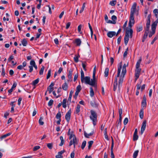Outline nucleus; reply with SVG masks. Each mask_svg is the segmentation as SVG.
Instances as JSON below:
<instances>
[{
  "label": "nucleus",
  "mask_w": 158,
  "mask_h": 158,
  "mask_svg": "<svg viewBox=\"0 0 158 158\" xmlns=\"http://www.w3.org/2000/svg\"><path fill=\"white\" fill-rule=\"evenodd\" d=\"M139 116L141 119H142L143 117V108L140 110L139 112Z\"/></svg>",
  "instance_id": "17"
},
{
  "label": "nucleus",
  "mask_w": 158,
  "mask_h": 158,
  "mask_svg": "<svg viewBox=\"0 0 158 158\" xmlns=\"http://www.w3.org/2000/svg\"><path fill=\"white\" fill-rule=\"evenodd\" d=\"M81 89V86L80 85H78L76 88V92L79 93Z\"/></svg>",
  "instance_id": "43"
},
{
  "label": "nucleus",
  "mask_w": 158,
  "mask_h": 158,
  "mask_svg": "<svg viewBox=\"0 0 158 158\" xmlns=\"http://www.w3.org/2000/svg\"><path fill=\"white\" fill-rule=\"evenodd\" d=\"M88 25H89V27L90 30L91 36L92 37L93 34V31L92 29L91 26L90 25L89 23H88Z\"/></svg>",
  "instance_id": "50"
},
{
  "label": "nucleus",
  "mask_w": 158,
  "mask_h": 158,
  "mask_svg": "<svg viewBox=\"0 0 158 158\" xmlns=\"http://www.w3.org/2000/svg\"><path fill=\"white\" fill-rule=\"evenodd\" d=\"M138 136L137 134H133V141H136L138 139Z\"/></svg>",
  "instance_id": "37"
},
{
  "label": "nucleus",
  "mask_w": 158,
  "mask_h": 158,
  "mask_svg": "<svg viewBox=\"0 0 158 158\" xmlns=\"http://www.w3.org/2000/svg\"><path fill=\"white\" fill-rule=\"evenodd\" d=\"M40 147L39 146H35L33 148V151H35L38 150L40 149Z\"/></svg>",
  "instance_id": "46"
},
{
  "label": "nucleus",
  "mask_w": 158,
  "mask_h": 158,
  "mask_svg": "<svg viewBox=\"0 0 158 158\" xmlns=\"http://www.w3.org/2000/svg\"><path fill=\"white\" fill-rule=\"evenodd\" d=\"M111 19L113 21H115V20L117 19V17L116 16L113 15L112 16Z\"/></svg>",
  "instance_id": "64"
},
{
  "label": "nucleus",
  "mask_w": 158,
  "mask_h": 158,
  "mask_svg": "<svg viewBox=\"0 0 158 158\" xmlns=\"http://www.w3.org/2000/svg\"><path fill=\"white\" fill-rule=\"evenodd\" d=\"M44 69V67L43 66L41 67L40 70V71L39 73L40 75H42L43 74V72Z\"/></svg>",
  "instance_id": "42"
},
{
  "label": "nucleus",
  "mask_w": 158,
  "mask_h": 158,
  "mask_svg": "<svg viewBox=\"0 0 158 158\" xmlns=\"http://www.w3.org/2000/svg\"><path fill=\"white\" fill-rule=\"evenodd\" d=\"M150 23H149V22L148 23L147 22L146 24V27L145 28V31H149V29L150 28Z\"/></svg>",
  "instance_id": "25"
},
{
  "label": "nucleus",
  "mask_w": 158,
  "mask_h": 158,
  "mask_svg": "<svg viewBox=\"0 0 158 158\" xmlns=\"http://www.w3.org/2000/svg\"><path fill=\"white\" fill-rule=\"evenodd\" d=\"M81 80L82 81L83 79L84 78V72L81 69Z\"/></svg>",
  "instance_id": "34"
},
{
  "label": "nucleus",
  "mask_w": 158,
  "mask_h": 158,
  "mask_svg": "<svg viewBox=\"0 0 158 158\" xmlns=\"http://www.w3.org/2000/svg\"><path fill=\"white\" fill-rule=\"evenodd\" d=\"M91 115L90 116V118L93 121V124L94 126L96 124L97 121V115L96 112L93 110H91L90 111Z\"/></svg>",
  "instance_id": "3"
},
{
  "label": "nucleus",
  "mask_w": 158,
  "mask_h": 158,
  "mask_svg": "<svg viewBox=\"0 0 158 158\" xmlns=\"http://www.w3.org/2000/svg\"><path fill=\"white\" fill-rule=\"evenodd\" d=\"M143 30V27L142 26L139 27H137V32H139Z\"/></svg>",
  "instance_id": "52"
},
{
  "label": "nucleus",
  "mask_w": 158,
  "mask_h": 158,
  "mask_svg": "<svg viewBox=\"0 0 158 158\" xmlns=\"http://www.w3.org/2000/svg\"><path fill=\"white\" fill-rule=\"evenodd\" d=\"M47 147L49 149H52L53 146V144L52 143H48L47 144Z\"/></svg>",
  "instance_id": "51"
},
{
  "label": "nucleus",
  "mask_w": 158,
  "mask_h": 158,
  "mask_svg": "<svg viewBox=\"0 0 158 158\" xmlns=\"http://www.w3.org/2000/svg\"><path fill=\"white\" fill-rule=\"evenodd\" d=\"M90 95L91 97H93L94 95V91L92 87L90 88Z\"/></svg>",
  "instance_id": "26"
},
{
  "label": "nucleus",
  "mask_w": 158,
  "mask_h": 158,
  "mask_svg": "<svg viewBox=\"0 0 158 158\" xmlns=\"http://www.w3.org/2000/svg\"><path fill=\"white\" fill-rule=\"evenodd\" d=\"M128 122V119L127 118H126L124 119L123 123L125 125L127 124Z\"/></svg>",
  "instance_id": "58"
},
{
  "label": "nucleus",
  "mask_w": 158,
  "mask_h": 158,
  "mask_svg": "<svg viewBox=\"0 0 158 158\" xmlns=\"http://www.w3.org/2000/svg\"><path fill=\"white\" fill-rule=\"evenodd\" d=\"M51 69H50L48 71V73L47 76V79H48L51 76Z\"/></svg>",
  "instance_id": "54"
},
{
  "label": "nucleus",
  "mask_w": 158,
  "mask_h": 158,
  "mask_svg": "<svg viewBox=\"0 0 158 158\" xmlns=\"http://www.w3.org/2000/svg\"><path fill=\"white\" fill-rule=\"evenodd\" d=\"M53 101L52 99L50 100L48 103V105L49 106H51L53 104Z\"/></svg>",
  "instance_id": "53"
},
{
  "label": "nucleus",
  "mask_w": 158,
  "mask_h": 158,
  "mask_svg": "<svg viewBox=\"0 0 158 158\" xmlns=\"http://www.w3.org/2000/svg\"><path fill=\"white\" fill-rule=\"evenodd\" d=\"M146 98L145 96L144 95L143 97V99L142 102V106L143 107H146Z\"/></svg>",
  "instance_id": "10"
},
{
  "label": "nucleus",
  "mask_w": 158,
  "mask_h": 158,
  "mask_svg": "<svg viewBox=\"0 0 158 158\" xmlns=\"http://www.w3.org/2000/svg\"><path fill=\"white\" fill-rule=\"evenodd\" d=\"M118 85V82H117V79L116 78V77H115V79L114 81V82L113 84V90L114 91H115L117 88Z\"/></svg>",
  "instance_id": "12"
},
{
  "label": "nucleus",
  "mask_w": 158,
  "mask_h": 158,
  "mask_svg": "<svg viewBox=\"0 0 158 158\" xmlns=\"http://www.w3.org/2000/svg\"><path fill=\"white\" fill-rule=\"evenodd\" d=\"M94 143V141H89L88 142V143L89 145H88V149H90L93 144Z\"/></svg>",
  "instance_id": "30"
},
{
  "label": "nucleus",
  "mask_w": 158,
  "mask_h": 158,
  "mask_svg": "<svg viewBox=\"0 0 158 158\" xmlns=\"http://www.w3.org/2000/svg\"><path fill=\"white\" fill-rule=\"evenodd\" d=\"M78 73H77L74 76V79H73V81H76L77 79L78 78Z\"/></svg>",
  "instance_id": "62"
},
{
  "label": "nucleus",
  "mask_w": 158,
  "mask_h": 158,
  "mask_svg": "<svg viewBox=\"0 0 158 158\" xmlns=\"http://www.w3.org/2000/svg\"><path fill=\"white\" fill-rule=\"evenodd\" d=\"M80 56L79 55H78V56H75L74 57V60L77 63L78 61V58Z\"/></svg>",
  "instance_id": "48"
},
{
  "label": "nucleus",
  "mask_w": 158,
  "mask_h": 158,
  "mask_svg": "<svg viewBox=\"0 0 158 158\" xmlns=\"http://www.w3.org/2000/svg\"><path fill=\"white\" fill-rule=\"evenodd\" d=\"M94 132L93 131H92L89 134H87L85 132H84V135L85 137L87 138H89V136H92L94 134Z\"/></svg>",
  "instance_id": "16"
},
{
  "label": "nucleus",
  "mask_w": 158,
  "mask_h": 158,
  "mask_svg": "<svg viewBox=\"0 0 158 158\" xmlns=\"http://www.w3.org/2000/svg\"><path fill=\"white\" fill-rule=\"evenodd\" d=\"M146 126V121L144 120L142 123V126L141 129L140 133L142 135L145 131Z\"/></svg>",
  "instance_id": "5"
},
{
  "label": "nucleus",
  "mask_w": 158,
  "mask_h": 158,
  "mask_svg": "<svg viewBox=\"0 0 158 158\" xmlns=\"http://www.w3.org/2000/svg\"><path fill=\"white\" fill-rule=\"evenodd\" d=\"M73 142L74 145V147L75 148V145H77V142L76 138H74V139H73Z\"/></svg>",
  "instance_id": "44"
},
{
  "label": "nucleus",
  "mask_w": 158,
  "mask_h": 158,
  "mask_svg": "<svg viewBox=\"0 0 158 158\" xmlns=\"http://www.w3.org/2000/svg\"><path fill=\"white\" fill-rule=\"evenodd\" d=\"M73 72V70L72 69H70L69 72V74L68 75V80L69 81H72V73Z\"/></svg>",
  "instance_id": "9"
},
{
  "label": "nucleus",
  "mask_w": 158,
  "mask_h": 158,
  "mask_svg": "<svg viewBox=\"0 0 158 158\" xmlns=\"http://www.w3.org/2000/svg\"><path fill=\"white\" fill-rule=\"evenodd\" d=\"M61 114L60 112H59L56 115V118L57 119H61Z\"/></svg>",
  "instance_id": "39"
},
{
  "label": "nucleus",
  "mask_w": 158,
  "mask_h": 158,
  "mask_svg": "<svg viewBox=\"0 0 158 158\" xmlns=\"http://www.w3.org/2000/svg\"><path fill=\"white\" fill-rule=\"evenodd\" d=\"M116 32L115 31H109L107 33V36L109 38H112L115 35Z\"/></svg>",
  "instance_id": "13"
},
{
  "label": "nucleus",
  "mask_w": 158,
  "mask_h": 158,
  "mask_svg": "<svg viewBox=\"0 0 158 158\" xmlns=\"http://www.w3.org/2000/svg\"><path fill=\"white\" fill-rule=\"evenodd\" d=\"M42 0H39V4H38L37 6V8L38 9H40V8L41 4V3Z\"/></svg>",
  "instance_id": "61"
},
{
  "label": "nucleus",
  "mask_w": 158,
  "mask_h": 158,
  "mask_svg": "<svg viewBox=\"0 0 158 158\" xmlns=\"http://www.w3.org/2000/svg\"><path fill=\"white\" fill-rule=\"evenodd\" d=\"M142 81L140 82L139 83H137L136 86H137V90H139L140 89L141 86V84Z\"/></svg>",
  "instance_id": "45"
},
{
  "label": "nucleus",
  "mask_w": 158,
  "mask_h": 158,
  "mask_svg": "<svg viewBox=\"0 0 158 158\" xmlns=\"http://www.w3.org/2000/svg\"><path fill=\"white\" fill-rule=\"evenodd\" d=\"M60 139L61 140L60 143L59 144V146H62L63 144L64 143V140L63 139V136H60Z\"/></svg>",
  "instance_id": "20"
},
{
  "label": "nucleus",
  "mask_w": 158,
  "mask_h": 158,
  "mask_svg": "<svg viewBox=\"0 0 158 158\" xmlns=\"http://www.w3.org/2000/svg\"><path fill=\"white\" fill-rule=\"evenodd\" d=\"M136 11L135 9L131 8L130 15H134Z\"/></svg>",
  "instance_id": "36"
},
{
  "label": "nucleus",
  "mask_w": 158,
  "mask_h": 158,
  "mask_svg": "<svg viewBox=\"0 0 158 158\" xmlns=\"http://www.w3.org/2000/svg\"><path fill=\"white\" fill-rule=\"evenodd\" d=\"M85 7V3H84L83 5L82 8L80 11V13H81L84 10V8Z\"/></svg>",
  "instance_id": "49"
},
{
  "label": "nucleus",
  "mask_w": 158,
  "mask_h": 158,
  "mask_svg": "<svg viewBox=\"0 0 158 158\" xmlns=\"http://www.w3.org/2000/svg\"><path fill=\"white\" fill-rule=\"evenodd\" d=\"M47 89L49 91V94H51L52 92L53 91L54 89L53 87H48V88Z\"/></svg>",
  "instance_id": "47"
},
{
  "label": "nucleus",
  "mask_w": 158,
  "mask_h": 158,
  "mask_svg": "<svg viewBox=\"0 0 158 158\" xmlns=\"http://www.w3.org/2000/svg\"><path fill=\"white\" fill-rule=\"evenodd\" d=\"M82 67L83 69L85 71H86V63L85 62V63H84L83 62H82Z\"/></svg>",
  "instance_id": "59"
},
{
  "label": "nucleus",
  "mask_w": 158,
  "mask_h": 158,
  "mask_svg": "<svg viewBox=\"0 0 158 158\" xmlns=\"http://www.w3.org/2000/svg\"><path fill=\"white\" fill-rule=\"evenodd\" d=\"M22 44L24 46H25L27 45V41L26 39H23L21 41Z\"/></svg>",
  "instance_id": "19"
},
{
  "label": "nucleus",
  "mask_w": 158,
  "mask_h": 158,
  "mask_svg": "<svg viewBox=\"0 0 158 158\" xmlns=\"http://www.w3.org/2000/svg\"><path fill=\"white\" fill-rule=\"evenodd\" d=\"M122 110L121 108L119 109V117H122Z\"/></svg>",
  "instance_id": "60"
},
{
  "label": "nucleus",
  "mask_w": 158,
  "mask_h": 158,
  "mask_svg": "<svg viewBox=\"0 0 158 158\" xmlns=\"http://www.w3.org/2000/svg\"><path fill=\"white\" fill-rule=\"evenodd\" d=\"M141 69L139 67H137L136 66V69L135 70V76H139L140 74Z\"/></svg>",
  "instance_id": "8"
},
{
  "label": "nucleus",
  "mask_w": 158,
  "mask_h": 158,
  "mask_svg": "<svg viewBox=\"0 0 158 158\" xmlns=\"http://www.w3.org/2000/svg\"><path fill=\"white\" fill-rule=\"evenodd\" d=\"M43 119V118L42 117H40L39 121V124L41 125H43L44 124V122L42 121Z\"/></svg>",
  "instance_id": "40"
},
{
  "label": "nucleus",
  "mask_w": 158,
  "mask_h": 158,
  "mask_svg": "<svg viewBox=\"0 0 158 158\" xmlns=\"http://www.w3.org/2000/svg\"><path fill=\"white\" fill-rule=\"evenodd\" d=\"M153 12L156 18H158V9H155L153 10Z\"/></svg>",
  "instance_id": "33"
},
{
  "label": "nucleus",
  "mask_w": 158,
  "mask_h": 158,
  "mask_svg": "<svg viewBox=\"0 0 158 158\" xmlns=\"http://www.w3.org/2000/svg\"><path fill=\"white\" fill-rule=\"evenodd\" d=\"M66 102H67V99H63V103H62V106L64 108H65L66 107Z\"/></svg>",
  "instance_id": "23"
},
{
  "label": "nucleus",
  "mask_w": 158,
  "mask_h": 158,
  "mask_svg": "<svg viewBox=\"0 0 158 158\" xmlns=\"http://www.w3.org/2000/svg\"><path fill=\"white\" fill-rule=\"evenodd\" d=\"M71 110H69L66 114L65 115V119L67 122H69L71 116Z\"/></svg>",
  "instance_id": "7"
},
{
  "label": "nucleus",
  "mask_w": 158,
  "mask_h": 158,
  "mask_svg": "<svg viewBox=\"0 0 158 158\" xmlns=\"http://www.w3.org/2000/svg\"><path fill=\"white\" fill-rule=\"evenodd\" d=\"M133 32V30L131 28L129 30L127 28L126 29L124 38V43L126 45L127 44L129 40V37L130 38L132 37Z\"/></svg>",
  "instance_id": "1"
},
{
  "label": "nucleus",
  "mask_w": 158,
  "mask_h": 158,
  "mask_svg": "<svg viewBox=\"0 0 158 158\" xmlns=\"http://www.w3.org/2000/svg\"><path fill=\"white\" fill-rule=\"evenodd\" d=\"M139 151L138 150H136L135 151L134 153H133V158H136L138 153H139Z\"/></svg>",
  "instance_id": "27"
},
{
  "label": "nucleus",
  "mask_w": 158,
  "mask_h": 158,
  "mask_svg": "<svg viewBox=\"0 0 158 158\" xmlns=\"http://www.w3.org/2000/svg\"><path fill=\"white\" fill-rule=\"evenodd\" d=\"M128 48H127L126 49V51L124 52L123 53V57H125L127 56V53H128Z\"/></svg>",
  "instance_id": "55"
},
{
  "label": "nucleus",
  "mask_w": 158,
  "mask_h": 158,
  "mask_svg": "<svg viewBox=\"0 0 158 158\" xmlns=\"http://www.w3.org/2000/svg\"><path fill=\"white\" fill-rule=\"evenodd\" d=\"M81 81L82 83L84 82L86 84H89L92 86H94L96 82L95 79L93 78L91 79V81H90V77L88 76L84 77L82 81L81 80Z\"/></svg>",
  "instance_id": "2"
},
{
  "label": "nucleus",
  "mask_w": 158,
  "mask_h": 158,
  "mask_svg": "<svg viewBox=\"0 0 158 158\" xmlns=\"http://www.w3.org/2000/svg\"><path fill=\"white\" fill-rule=\"evenodd\" d=\"M122 118V117H119L118 124L116 126L117 127H118V126H121Z\"/></svg>",
  "instance_id": "32"
},
{
  "label": "nucleus",
  "mask_w": 158,
  "mask_h": 158,
  "mask_svg": "<svg viewBox=\"0 0 158 158\" xmlns=\"http://www.w3.org/2000/svg\"><path fill=\"white\" fill-rule=\"evenodd\" d=\"M62 88L64 90H67L68 88V85L65 82L62 85Z\"/></svg>",
  "instance_id": "15"
},
{
  "label": "nucleus",
  "mask_w": 158,
  "mask_h": 158,
  "mask_svg": "<svg viewBox=\"0 0 158 158\" xmlns=\"http://www.w3.org/2000/svg\"><path fill=\"white\" fill-rule=\"evenodd\" d=\"M39 81V78H37L34 81L32 82V85L35 86L37 83H38Z\"/></svg>",
  "instance_id": "29"
},
{
  "label": "nucleus",
  "mask_w": 158,
  "mask_h": 158,
  "mask_svg": "<svg viewBox=\"0 0 158 158\" xmlns=\"http://www.w3.org/2000/svg\"><path fill=\"white\" fill-rule=\"evenodd\" d=\"M86 141L85 140H84L81 146V148L82 149H83L84 148L86 145Z\"/></svg>",
  "instance_id": "41"
},
{
  "label": "nucleus",
  "mask_w": 158,
  "mask_h": 158,
  "mask_svg": "<svg viewBox=\"0 0 158 158\" xmlns=\"http://www.w3.org/2000/svg\"><path fill=\"white\" fill-rule=\"evenodd\" d=\"M11 134V133H9L7 134H5L2 136H1L0 137V139L2 140L3 139L5 138L7 136H8L9 135H10Z\"/></svg>",
  "instance_id": "18"
},
{
  "label": "nucleus",
  "mask_w": 158,
  "mask_h": 158,
  "mask_svg": "<svg viewBox=\"0 0 158 158\" xmlns=\"http://www.w3.org/2000/svg\"><path fill=\"white\" fill-rule=\"evenodd\" d=\"M30 64L31 65V66L33 67L35 64V61L33 60H31L30 62Z\"/></svg>",
  "instance_id": "56"
},
{
  "label": "nucleus",
  "mask_w": 158,
  "mask_h": 158,
  "mask_svg": "<svg viewBox=\"0 0 158 158\" xmlns=\"http://www.w3.org/2000/svg\"><path fill=\"white\" fill-rule=\"evenodd\" d=\"M121 38H122L121 36H120L118 38V39H117V43H118V44H120V43L121 42Z\"/></svg>",
  "instance_id": "63"
},
{
  "label": "nucleus",
  "mask_w": 158,
  "mask_h": 158,
  "mask_svg": "<svg viewBox=\"0 0 158 158\" xmlns=\"http://www.w3.org/2000/svg\"><path fill=\"white\" fill-rule=\"evenodd\" d=\"M96 66H95L93 70V78H94L95 79V73H96Z\"/></svg>",
  "instance_id": "38"
},
{
  "label": "nucleus",
  "mask_w": 158,
  "mask_h": 158,
  "mask_svg": "<svg viewBox=\"0 0 158 158\" xmlns=\"http://www.w3.org/2000/svg\"><path fill=\"white\" fill-rule=\"evenodd\" d=\"M128 62L127 64H124L123 66V69L122 73V74H123L124 75H125L126 73V66H128Z\"/></svg>",
  "instance_id": "11"
},
{
  "label": "nucleus",
  "mask_w": 158,
  "mask_h": 158,
  "mask_svg": "<svg viewBox=\"0 0 158 158\" xmlns=\"http://www.w3.org/2000/svg\"><path fill=\"white\" fill-rule=\"evenodd\" d=\"M73 93V92L72 90H71L70 92L69 96L68 99V102H69L70 103L71 102V98Z\"/></svg>",
  "instance_id": "21"
},
{
  "label": "nucleus",
  "mask_w": 158,
  "mask_h": 158,
  "mask_svg": "<svg viewBox=\"0 0 158 158\" xmlns=\"http://www.w3.org/2000/svg\"><path fill=\"white\" fill-rule=\"evenodd\" d=\"M116 3V0H113L110 2V4L111 6H114Z\"/></svg>",
  "instance_id": "35"
},
{
  "label": "nucleus",
  "mask_w": 158,
  "mask_h": 158,
  "mask_svg": "<svg viewBox=\"0 0 158 158\" xmlns=\"http://www.w3.org/2000/svg\"><path fill=\"white\" fill-rule=\"evenodd\" d=\"M81 41L80 39L77 38L75 40V43L77 46H80L81 44Z\"/></svg>",
  "instance_id": "14"
},
{
  "label": "nucleus",
  "mask_w": 158,
  "mask_h": 158,
  "mask_svg": "<svg viewBox=\"0 0 158 158\" xmlns=\"http://www.w3.org/2000/svg\"><path fill=\"white\" fill-rule=\"evenodd\" d=\"M135 23V20L134 15H130L129 18V21L128 23V26L130 29L131 28L132 25Z\"/></svg>",
  "instance_id": "4"
},
{
  "label": "nucleus",
  "mask_w": 158,
  "mask_h": 158,
  "mask_svg": "<svg viewBox=\"0 0 158 158\" xmlns=\"http://www.w3.org/2000/svg\"><path fill=\"white\" fill-rule=\"evenodd\" d=\"M125 75L121 73V76L119 77V79L118 81V89H119V87L122 86V84L123 82V78L124 77Z\"/></svg>",
  "instance_id": "6"
},
{
  "label": "nucleus",
  "mask_w": 158,
  "mask_h": 158,
  "mask_svg": "<svg viewBox=\"0 0 158 158\" xmlns=\"http://www.w3.org/2000/svg\"><path fill=\"white\" fill-rule=\"evenodd\" d=\"M155 32V31H152V32H150L149 35V37H151L152 35L154 34Z\"/></svg>",
  "instance_id": "57"
},
{
  "label": "nucleus",
  "mask_w": 158,
  "mask_h": 158,
  "mask_svg": "<svg viewBox=\"0 0 158 158\" xmlns=\"http://www.w3.org/2000/svg\"><path fill=\"white\" fill-rule=\"evenodd\" d=\"M109 69L108 68H106L105 69V71H104L105 77H106L108 76L109 74Z\"/></svg>",
  "instance_id": "22"
},
{
  "label": "nucleus",
  "mask_w": 158,
  "mask_h": 158,
  "mask_svg": "<svg viewBox=\"0 0 158 158\" xmlns=\"http://www.w3.org/2000/svg\"><path fill=\"white\" fill-rule=\"evenodd\" d=\"M80 105L79 104H77V107H76V114H78L80 112Z\"/></svg>",
  "instance_id": "24"
},
{
  "label": "nucleus",
  "mask_w": 158,
  "mask_h": 158,
  "mask_svg": "<svg viewBox=\"0 0 158 158\" xmlns=\"http://www.w3.org/2000/svg\"><path fill=\"white\" fill-rule=\"evenodd\" d=\"M69 137V139H71L72 137H73V139H74V138H76V137L75 136V135L73 134V131H71V135H70Z\"/></svg>",
  "instance_id": "31"
},
{
  "label": "nucleus",
  "mask_w": 158,
  "mask_h": 158,
  "mask_svg": "<svg viewBox=\"0 0 158 158\" xmlns=\"http://www.w3.org/2000/svg\"><path fill=\"white\" fill-rule=\"evenodd\" d=\"M142 61V59L141 57H140V58L139 59V60H138V61L137 62L136 66H137V67H139L140 65V63Z\"/></svg>",
  "instance_id": "28"
}]
</instances>
